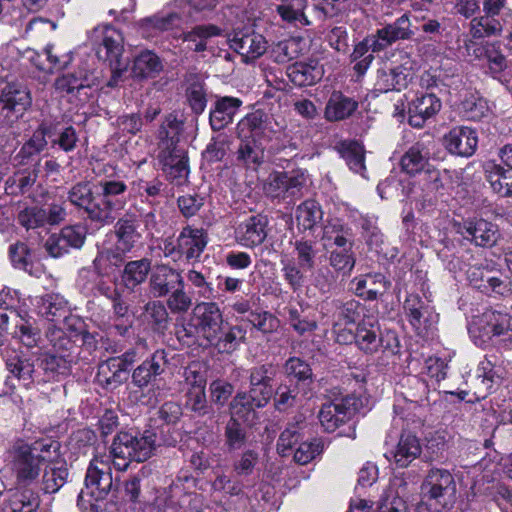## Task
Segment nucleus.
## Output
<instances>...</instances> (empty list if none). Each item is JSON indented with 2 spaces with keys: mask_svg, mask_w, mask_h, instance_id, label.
<instances>
[{
  "mask_svg": "<svg viewBox=\"0 0 512 512\" xmlns=\"http://www.w3.org/2000/svg\"><path fill=\"white\" fill-rule=\"evenodd\" d=\"M156 446L157 435L153 431L146 430L143 433L121 431L115 435L108 457L117 470L125 471L131 462H144L149 459Z\"/></svg>",
  "mask_w": 512,
  "mask_h": 512,
  "instance_id": "obj_1",
  "label": "nucleus"
},
{
  "mask_svg": "<svg viewBox=\"0 0 512 512\" xmlns=\"http://www.w3.org/2000/svg\"><path fill=\"white\" fill-rule=\"evenodd\" d=\"M89 40L95 46L97 57L108 61L112 67V75L107 86L115 88L122 81L125 71L120 67V58L123 54V36L119 30L110 25L95 27L89 33Z\"/></svg>",
  "mask_w": 512,
  "mask_h": 512,
  "instance_id": "obj_2",
  "label": "nucleus"
},
{
  "mask_svg": "<svg viewBox=\"0 0 512 512\" xmlns=\"http://www.w3.org/2000/svg\"><path fill=\"white\" fill-rule=\"evenodd\" d=\"M112 460L107 455H96L90 461L85 476V487L78 495V505L83 509L92 506L95 501L105 499L114 488Z\"/></svg>",
  "mask_w": 512,
  "mask_h": 512,
  "instance_id": "obj_3",
  "label": "nucleus"
},
{
  "mask_svg": "<svg viewBox=\"0 0 512 512\" xmlns=\"http://www.w3.org/2000/svg\"><path fill=\"white\" fill-rule=\"evenodd\" d=\"M97 207L92 210L93 222L100 226L113 224L117 214L128 203L126 183L118 179H103L98 182Z\"/></svg>",
  "mask_w": 512,
  "mask_h": 512,
  "instance_id": "obj_4",
  "label": "nucleus"
},
{
  "mask_svg": "<svg viewBox=\"0 0 512 512\" xmlns=\"http://www.w3.org/2000/svg\"><path fill=\"white\" fill-rule=\"evenodd\" d=\"M422 490L430 501V505L448 511L456 503V483L453 475L444 469H431L423 484Z\"/></svg>",
  "mask_w": 512,
  "mask_h": 512,
  "instance_id": "obj_5",
  "label": "nucleus"
},
{
  "mask_svg": "<svg viewBox=\"0 0 512 512\" xmlns=\"http://www.w3.org/2000/svg\"><path fill=\"white\" fill-rule=\"evenodd\" d=\"M31 106L32 95L26 85L7 83L0 92V124L11 127Z\"/></svg>",
  "mask_w": 512,
  "mask_h": 512,
  "instance_id": "obj_6",
  "label": "nucleus"
},
{
  "mask_svg": "<svg viewBox=\"0 0 512 512\" xmlns=\"http://www.w3.org/2000/svg\"><path fill=\"white\" fill-rule=\"evenodd\" d=\"M35 448L28 444H18L13 448L12 470L14 486L39 488V475L44 457L34 453Z\"/></svg>",
  "mask_w": 512,
  "mask_h": 512,
  "instance_id": "obj_7",
  "label": "nucleus"
},
{
  "mask_svg": "<svg viewBox=\"0 0 512 512\" xmlns=\"http://www.w3.org/2000/svg\"><path fill=\"white\" fill-rule=\"evenodd\" d=\"M412 78V60L406 53L399 59L387 61L377 70L375 89L379 92L401 91Z\"/></svg>",
  "mask_w": 512,
  "mask_h": 512,
  "instance_id": "obj_8",
  "label": "nucleus"
},
{
  "mask_svg": "<svg viewBox=\"0 0 512 512\" xmlns=\"http://www.w3.org/2000/svg\"><path fill=\"white\" fill-rule=\"evenodd\" d=\"M191 321L196 333L209 344H213L223 333L224 317L216 302H198L193 307Z\"/></svg>",
  "mask_w": 512,
  "mask_h": 512,
  "instance_id": "obj_9",
  "label": "nucleus"
},
{
  "mask_svg": "<svg viewBox=\"0 0 512 512\" xmlns=\"http://www.w3.org/2000/svg\"><path fill=\"white\" fill-rule=\"evenodd\" d=\"M309 175L306 170L295 169L289 172H274L270 174L265 184L267 195L277 199H297L303 196L307 187Z\"/></svg>",
  "mask_w": 512,
  "mask_h": 512,
  "instance_id": "obj_10",
  "label": "nucleus"
},
{
  "mask_svg": "<svg viewBox=\"0 0 512 512\" xmlns=\"http://www.w3.org/2000/svg\"><path fill=\"white\" fill-rule=\"evenodd\" d=\"M501 163L507 167L505 169L495 160H488L483 164V170L486 180L489 182L492 190L502 197L512 196V144H506L498 151Z\"/></svg>",
  "mask_w": 512,
  "mask_h": 512,
  "instance_id": "obj_11",
  "label": "nucleus"
},
{
  "mask_svg": "<svg viewBox=\"0 0 512 512\" xmlns=\"http://www.w3.org/2000/svg\"><path fill=\"white\" fill-rule=\"evenodd\" d=\"M24 303L17 291L3 289L0 291V347L5 345L8 337L15 333L26 313Z\"/></svg>",
  "mask_w": 512,
  "mask_h": 512,
  "instance_id": "obj_12",
  "label": "nucleus"
},
{
  "mask_svg": "<svg viewBox=\"0 0 512 512\" xmlns=\"http://www.w3.org/2000/svg\"><path fill=\"white\" fill-rule=\"evenodd\" d=\"M171 145L164 142L157 158L167 179L175 186H182L188 182L189 176L187 152L183 148L170 149Z\"/></svg>",
  "mask_w": 512,
  "mask_h": 512,
  "instance_id": "obj_13",
  "label": "nucleus"
},
{
  "mask_svg": "<svg viewBox=\"0 0 512 512\" xmlns=\"http://www.w3.org/2000/svg\"><path fill=\"white\" fill-rule=\"evenodd\" d=\"M477 325L483 337L495 339L496 343L506 348L512 346V316L508 313L485 311L479 317Z\"/></svg>",
  "mask_w": 512,
  "mask_h": 512,
  "instance_id": "obj_14",
  "label": "nucleus"
},
{
  "mask_svg": "<svg viewBox=\"0 0 512 512\" xmlns=\"http://www.w3.org/2000/svg\"><path fill=\"white\" fill-rule=\"evenodd\" d=\"M359 409L358 399L347 396L322 405L318 418L327 432H334L349 421Z\"/></svg>",
  "mask_w": 512,
  "mask_h": 512,
  "instance_id": "obj_15",
  "label": "nucleus"
},
{
  "mask_svg": "<svg viewBox=\"0 0 512 512\" xmlns=\"http://www.w3.org/2000/svg\"><path fill=\"white\" fill-rule=\"evenodd\" d=\"M179 285H184L181 271L167 264H158L152 268L148 289L153 298H164Z\"/></svg>",
  "mask_w": 512,
  "mask_h": 512,
  "instance_id": "obj_16",
  "label": "nucleus"
},
{
  "mask_svg": "<svg viewBox=\"0 0 512 512\" xmlns=\"http://www.w3.org/2000/svg\"><path fill=\"white\" fill-rule=\"evenodd\" d=\"M274 119L261 109L244 116L236 126L238 139H257L269 137L275 133Z\"/></svg>",
  "mask_w": 512,
  "mask_h": 512,
  "instance_id": "obj_17",
  "label": "nucleus"
},
{
  "mask_svg": "<svg viewBox=\"0 0 512 512\" xmlns=\"http://www.w3.org/2000/svg\"><path fill=\"white\" fill-rule=\"evenodd\" d=\"M457 232L480 247L494 246L499 237L497 226L482 218L464 220L458 224Z\"/></svg>",
  "mask_w": 512,
  "mask_h": 512,
  "instance_id": "obj_18",
  "label": "nucleus"
},
{
  "mask_svg": "<svg viewBox=\"0 0 512 512\" xmlns=\"http://www.w3.org/2000/svg\"><path fill=\"white\" fill-rule=\"evenodd\" d=\"M114 221L113 233L116 238V248L122 253L130 252L142 238L139 230L138 215L126 211Z\"/></svg>",
  "mask_w": 512,
  "mask_h": 512,
  "instance_id": "obj_19",
  "label": "nucleus"
},
{
  "mask_svg": "<svg viewBox=\"0 0 512 512\" xmlns=\"http://www.w3.org/2000/svg\"><path fill=\"white\" fill-rule=\"evenodd\" d=\"M39 360L36 356L15 354L6 360V367L26 388H30L34 384H43L42 373L39 366L36 367Z\"/></svg>",
  "mask_w": 512,
  "mask_h": 512,
  "instance_id": "obj_20",
  "label": "nucleus"
},
{
  "mask_svg": "<svg viewBox=\"0 0 512 512\" xmlns=\"http://www.w3.org/2000/svg\"><path fill=\"white\" fill-rule=\"evenodd\" d=\"M167 365V352L164 349L156 350L133 370L131 375L133 385L140 389L148 387L165 372Z\"/></svg>",
  "mask_w": 512,
  "mask_h": 512,
  "instance_id": "obj_21",
  "label": "nucleus"
},
{
  "mask_svg": "<svg viewBox=\"0 0 512 512\" xmlns=\"http://www.w3.org/2000/svg\"><path fill=\"white\" fill-rule=\"evenodd\" d=\"M446 149L461 157L472 156L478 145V136L474 129L466 126L452 128L444 137Z\"/></svg>",
  "mask_w": 512,
  "mask_h": 512,
  "instance_id": "obj_22",
  "label": "nucleus"
},
{
  "mask_svg": "<svg viewBox=\"0 0 512 512\" xmlns=\"http://www.w3.org/2000/svg\"><path fill=\"white\" fill-rule=\"evenodd\" d=\"M277 368L271 363L257 365L248 370L249 392L269 403L273 396V381Z\"/></svg>",
  "mask_w": 512,
  "mask_h": 512,
  "instance_id": "obj_23",
  "label": "nucleus"
},
{
  "mask_svg": "<svg viewBox=\"0 0 512 512\" xmlns=\"http://www.w3.org/2000/svg\"><path fill=\"white\" fill-rule=\"evenodd\" d=\"M229 42L230 47L240 54L245 62L259 58L267 49V41L265 38L254 31L235 32Z\"/></svg>",
  "mask_w": 512,
  "mask_h": 512,
  "instance_id": "obj_24",
  "label": "nucleus"
},
{
  "mask_svg": "<svg viewBox=\"0 0 512 512\" xmlns=\"http://www.w3.org/2000/svg\"><path fill=\"white\" fill-rule=\"evenodd\" d=\"M180 255L187 261L197 260L203 253L208 243V235L202 228L185 226L177 237Z\"/></svg>",
  "mask_w": 512,
  "mask_h": 512,
  "instance_id": "obj_25",
  "label": "nucleus"
},
{
  "mask_svg": "<svg viewBox=\"0 0 512 512\" xmlns=\"http://www.w3.org/2000/svg\"><path fill=\"white\" fill-rule=\"evenodd\" d=\"M321 239L326 250L353 248L354 245L352 229L338 218L326 220Z\"/></svg>",
  "mask_w": 512,
  "mask_h": 512,
  "instance_id": "obj_26",
  "label": "nucleus"
},
{
  "mask_svg": "<svg viewBox=\"0 0 512 512\" xmlns=\"http://www.w3.org/2000/svg\"><path fill=\"white\" fill-rule=\"evenodd\" d=\"M441 101L433 93L417 96L408 107V122L411 126L421 128L426 120L436 115L441 109Z\"/></svg>",
  "mask_w": 512,
  "mask_h": 512,
  "instance_id": "obj_27",
  "label": "nucleus"
},
{
  "mask_svg": "<svg viewBox=\"0 0 512 512\" xmlns=\"http://www.w3.org/2000/svg\"><path fill=\"white\" fill-rule=\"evenodd\" d=\"M242 104V100L237 97H218L209 113L212 130L220 131L231 124Z\"/></svg>",
  "mask_w": 512,
  "mask_h": 512,
  "instance_id": "obj_28",
  "label": "nucleus"
},
{
  "mask_svg": "<svg viewBox=\"0 0 512 512\" xmlns=\"http://www.w3.org/2000/svg\"><path fill=\"white\" fill-rule=\"evenodd\" d=\"M267 219L261 215L251 216L237 227L235 231L237 242L248 248H253L264 242L267 237Z\"/></svg>",
  "mask_w": 512,
  "mask_h": 512,
  "instance_id": "obj_29",
  "label": "nucleus"
},
{
  "mask_svg": "<svg viewBox=\"0 0 512 512\" xmlns=\"http://www.w3.org/2000/svg\"><path fill=\"white\" fill-rule=\"evenodd\" d=\"M354 293L365 301H374L383 296L390 282L381 273H368L352 280Z\"/></svg>",
  "mask_w": 512,
  "mask_h": 512,
  "instance_id": "obj_30",
  "label": "nucleus"
},
{
  "mask_svg": "<svg viewBox=\"0 0 512 512\" xmlns=\"http://www.w3.org/2000/svg\"><path fill=\"white\" fill-rule=\"evenodd\" d=\"M380 327L373 316L365 317L355 330V344L366 354H373L381 346Z\"/></svg>",
  "mask_w": 512,
  "mask_h": 512,
  "instance_id": "obj_31",
  "label": "nucleus"
},
{
  "mask_svg": "<svg viewBox=\"0 0 512 512\" xmlns=\"http://www.w3.org/2000/svg\"><path fill=\"white\" fill-rule=\"evenodd\" d=\"M117 248H105L98 251L92 262L94 271L99 278L111 279L116 283L119 279L118 269L124 262V255Z\"/></svg>",
  "mask_w": 512,
  "mask_h": 512,
  "instance_id": "obj_32",
  "label": "nucleus"
},
{
  "mask_svg": "<svg viewBox=\"0 0 512 512\" xmlns=\"http://www.w3.org/2000/svg\"><path fill=\"white\" fill-rule=\"evenodd\" d=\"M76 362V357H69V354H67V356L55 354L45 355L39 360V369L42 373L43 384L59 381L61 377L69 375L72 365Z\"/></svg>",
  "mask_w": 512,
  "mask_h": 512,
  "instance_id": "obj_33",
  "label": "nucleus"
},
{
  "mask_svg": "<svg viewBox=\"0 0 512 512\" xmlns=\"http://www.w3.org/2000/svg\"><path fill=\"white\" fill-rule=\"evenodd\" d=\"M151 270V260L148 258L127 262L120 274L121 288L127 290V293L135 292L146 281Z\"/></svg>",
  "mask_w": 512,
  "mask_h": 512,
  "instance_id": "obj_34",
  "label": "nucleus"
},
{
  "mask_svg": "<svg viewBox=\"0 0 512 512\" xmlns=\"http://www.w3.org/2000/svg\"><path fill=\"white\" fill-rule=\"evenodd\" d=\"M40 506L38 489L14 486L2 512H37Z\"/></svg>",
  "mask_w": 512,
  "mask_h": 512,
  "instance_id": "obj_35",
  "label": "nucleus"
},
{
  "mask_svg": "<svg viewBox=\"0 0 512 512\" xmlns=\"http://www.w3.org/2000/svg\"><path fill=\"white\" fill-rule=\"evenodd\" d=\"M305 428V417L302 414L294 416L293 420L287 424L277 440V452L282 457L289 456L293 448L304 440Z\"/></svg>",
  "mask_w": 512,
  "mask_h": 512,
  "instance_id": "obj_36",
  "label": "nucleus"
},
{
  "mask_svg": "<svg viewBox=\"0 0 512 512\" xmlns=\"http://www.w3.org/2000/svg\"><path fill=\"white\" fill-rule=\"evenodd\" d=\"M268 404L264 399L252 395L251 392H238L231 402L232 417L246 422H253L257 418V409Z\"/></svg>",
  "mask_w": 512,
  "mask_h": 512,
  "instance_id": "obj_37",
  "label": "nucleus"
},
{
  "mask_svg": "<svg viewBox=\"0 0 512 512\" xmlns=\"http://www.w3.org/2000/svg\"><path fill=\"white\" fill-rule=\"evenodd\" d=\"M421 452L419 439L411 433H403L390 454L398 467L406 468L421 455Z\"/></svg>",
  "mask_w": 512,
  "mask_h": 512,
  "instance_id": "obj_38",
  "label": "nucleus"
},
{
  "mask_svg": "<svg viewBox=\"0 0 512 512\" xmlns=\"http://www.w3.org/2000/svg\"><path fill=\"white\" fill-rule=\"evenodd\" d=\"M323 73V67L315 60L296 62L287 69L290 81L299 87L314 85L321 80Z\"/></svg>",
  "mask_w": 512,
  "mask_h": 512,
  "instance_id": "obj_39",
  "label": "nucleus"
},
{
  "mask_svg": "<svg viewBox=\"0 0 512 512\" xmlns=\"http://www.w3.org/2000/svg\"><path fill=\"white\" fill-rule=\"evenodd\" d=\"M129 373L125 370L120 358L111 357L102 362L98 367L97 378L105 388H117L128 380Z\"/></svg>",
  "mask_w": 512,
  "mask_h": 512,
  "instance_id": "obj_40",
  "label": "nucleus"
},
{
  "mask_svg": "<svg viewBox=\"0 0 512 512\" xmlns=\"http://www.w3.org/2000/svg\"><path fill=\"white\" fill-rule=\"evenodd\" d=\"M67 200L76 208L84 210L87 218L93 222L92 210L97 207V195L89 181L74 184L67 192Z\"/></svg>",
  "mask_w": 512,
  "mask_h": 512,
  "instance_id": "obj_41",
  "label": "nucleus"
},
{
  "mask_svg": "<svg viewBox=\"0 0 512 512\" xmlns=\"http://www.w3.org/2000/svg\"><path fill=\"white\" fill-rule=\"evenodd\" d=\"M430 158V149L424 141H417L403 154L400 165L402 170L415 175L421 172L428 165Z\"/></svg>",
  "mask_w": 512,
  "mask_h": 512,
  "instance_id": "obj_42",
  "label": "nucleus"
},
{
  "mask_svg": "<svg viewBox=\"0 0 512 512\" xmlns=\"http://www.w3.org/2000/svg\"><path fill=\"white\" fill-rule=\"evenodd\" d=\"M357 107L358 103L354 99L334 91L326 103L324 117L330 122L341 121L350 117Z\"/></svg>",
  "mask_w": 512,
  "mask_h": 512,
  "instance_id": "obj_43",
  "label": "nucleus"
},
{
  "mask_svg": "<svg viewBox=\"0 0 512 512\" xmlns=\"http://www.w3.org/2000/svg\"><path fill=\"white\" fill-rule=\"evenodd\" d=\"M163 70L159 56L150 50H143L133 60L132 76L136 79L155 78Z\"/></svg>",
  "mask_w": 512,
  "mask_h": 512,
  "instance_id": "obj_44",
  "label": "nucleus"
},
{
  "mask_svg": "<svg viewBox=\"0 0 512 512\" xmlns=\"http://www.w3.org/2000/svg\"><path fill=\"white\" fill-rule=\"evenodd\" d=\"M237 161L249 169H257L265 158V148L257 139H239Z\"/></svg>",
  "mask_w": 512,
  "mask_h": 512,
  "instance_id": "obj_45",
  "label": "nucleus"
},
{
  "mask_svg": "<svg viewBox=\"0 0 512 512\" xmlns=\"http://www.w3.org/2000/svg\"><path fill=\"white\" fill-rule=\"evenodd\" d=\"M412 35L410 21L406 14L399 17L394 23L379 29L375 35L382 50L397 40L408 39Z\"/></svg>",
  "mask_w": 512,
  "mask_h": 512,
  "instance_id": "obj_46",
  "label": "nucleus"
},
{
  "mask_svg": "<svg viewBox=\"0 0 512 512\" xmlns=\"http://www.w3.org/2000/svg\"><path fill=\"white\" fill-rule=\"evenodd\" d=\"M48 141L32 137L27 140L13 158L16 166H32L38 168L41 161V152L47 147Z\"/></svg>",
  "mask_w": 512,
  "mask_h": 512,
  "instance_id": "obj_47",
  "label": "nucleus"
},
{
  "mask_svg": "<svg viewBox=\"0 0 512 512\" xmlns=\"http://www.w3.org/2000/svg\"><path fill=\"white\" fill-rule=\"evenodd\" d=\"M484 59L487 63V73L493 78L500 80L502 73L508 68V60L501 49L500 41H486L482 49Z\"/></svg>",
  "mask_w": 512,
  "mask_h": 512,
  "instance_id": "obj_48",
  "label": "nucleus"
},
{
  "mask_svg": "<svg viewBox=\"0 0 512 512\" xmlns=\"http://www.w3.org/2000/svg\"><path fill=\"white\" fill-rule=\"evenodd\" d=\"M476 373L498 388L505 376L502 356L496 353L485 355L479 362Z\"/></svg>",
  "mask_w": 512,
  "mask_h": 512,
  "instance_id": "obj_49",
  "label": "nucleus"
},
{
  "mask_svg": "<svg viewBox=\"0 0 512 512\" xmlns=\"http://www.w3.org/2000/svg\"><path fill=\"white\" fill-rule=\"evenodd\" d=\"M39 313L51 322L60 321L69 313L67 301L59 294H46L38 302Z\"/></svg>",
  "mask_w": 512,
  "mask_h": 512,
  "instance_id": "obj_50",
  "label": "nucleus"
},
{
  "mask_svg": "<svg viewBox=\"0 0 512 512\" xmlns=\"http://www.w3.org/2000/svg\"><path fill=\"white\" fill-rule=\"evenodd\" d=\"M168 310L167 305L156 298L145 304L144 313L154 332L163 334L168 329L171 321Z\"/></svg>",
  "mask_w": 512,
  "mask_h": 512,
  "instance_id": "obj_51",
  "label": "nucleus"
},
{
  "mask_svg": "<svg viewBox=\"0 0 512 512\" xmlns=\"http://www.w3.org/2000/svg\"><path fill=\"white\" fill-rule=\"evenodd\" d=\"M23 315L24 317L11 338L28 348L37 347L41 340V330L35 318L30 316L28 312L23 313Z\"/></svg>",
  "mask_w": 512,
  "mask_h": 512,
  "instance_id": "obj_52",
  "label": "nucleus"
},
{
  "mask_svg": "<svg viewBox=\"0 0 512 512\" xmlns=\"http://www.w3.org/2000/svg\"><path fill=\"white\" fill-rule=\"evenodd\" d=\"M185 95L187 102L195 115L204 112L207 106V92L205 84L197 75H189L187 78Z\"/></svg>",
  "mask_w": 512,
  "mask_h": 512,
  "instance_id": "obj_53",
  "label": "nucleus"
},
{
  "mask_svg": "<svg viewBox=\"0 0 512 512\" xmlns=\"http://www.w3.org/2000/svg\"><path fill=\"white\" fill-rule=\"evenodd\" d=\"M46 337L55 351V355L76 357L77 346L76 340L73 339L68 333L55 325L48 328Z\"/></svg>",
  "mask_w": 512,
  "mask_h": 512,
  "instance_id": "obj_54",
  "label": "nucleus"
},
{
  "mask_svg": "<svg viewBox=\"0 0 512 512\" xmlns=\"http://www.w3.org/2000/svg\"><path fill=\"white\" fill-rule=\"evenodd\" d=\"M403 309L413 328L420 332L426 327V317L428 306L418 294H409L403 304Z\"/></svg>",
  "mask_w": 512,
  "mask_h": 512,
  "instance_id": "obj_55",
  "label": "nucleus"
},
{
  "mask_svg": "<svg viewBox=\"0 0 512 512\" xmlns=\"http://www.w3.org/2000/svg\"><path fill=\"white\" fill-rule=\"evenodd\" d=\"M247 428L238 419L231 417L224 428V445L229 452L241 450L248 442Z\"/></svg>",
  "mask_w": 512,
  "mask_h": 512,
  "instance_id": "obj_56",
  "label": "nucleus"
},
{
  "mask_svg": "<svg viewBox=\"0 0 512 512\" xmlns=\"http://www.w3.org/2000/svg\"><path fill=\"white\" fill-rule=\"evenodd\" d=\"M221 35V29L214 24L197 25L182 34L184 42L194 43L191 49L194 52H203L207 49V40Z\"/></svg>",
  "mask_w": 512,
  "mask_h": 512,
  "instance_id": "obj_57",
  "label": "nucleus"
},
{
  "mask_svg": "<svg viewBox=\"0 0 512 512\" xmlns=\"http://www.w3.org/2000/svg\"><path fill=\"white\" fill-rule=\"evenodd\" d=\"M54 87L61 94L79 93L82 89L89 87L88 74L81 69L73 73H64L55 79Z\"/></svg>",
  "mask_w": 512,
  "mask_h": 512,
  "instance_id": "obj_58",
  "label": "nucleus"
},
{
  "mask_svg": "<svg viewBox=\"0 0 512 512\" xmlns=\"http://www.w3.org/2000/svg\"><path fill=\"white\" fill-rule=\"evenodd\" d=\"M296 222L304 230H311L323 218L321 205L312 199L305 200L296 208Z\"/></svg>",
  "mask_w": 512,
  "mask_h": 512,
  "instance_id": "obj_59",
  "label": "nucleus"
},
{
  "mask_svg": "<svg viewBox=\"0 0 512 512\" xmlns=\"http://www.w3.org/2000/svg\"><path fill=\"white\" fill-rule=\"evenodd\" d=\"M184 24L183 17L177 12L167 14H158L146 18L142 21V28L154 33L165 32L173 29H179Z\"/></svg>",
  "mask_w": 512,
  "mask_h": 512,
  "instance_id": "obj_60",
  "label": "nucleus"
},
{
  "mask_svg": "<svg viewBox=\"0 0 512 512\" xmlns=\"http://www.w3.org/2000/svg\"><path fill=\"white\" fill-rule=\"evenodd\" d=\"M283 372L289 381L299 384H310L313 381V371L310 365L299 357L288 358L283 365Z\"/></svg>",
  "mask_w": 512,
  "mask_h": 512,
  "instance_id": "obj_61",
  "label": "nucleus"
},
{
  "mask_svg": "<svg viewBox=\"0 0 512 512\" xmlns=\"http://www.w3.org/2000/svg\"><path fill=\"white\" fill-rule=\"evenodd\" d=\"M327 252L329 265L333 271L343 276L350 275L356 263L353 248H334Z\"/></svg>",
  "mask_w": 512,
  "mask_h": 512,
  "instance_id": "obj_62",
  "label": "nucleus"
},
{
  "mask_svg": "<svg viewBox=\"0 0 512 512\" xmlns=\"http://www.w3.org/2000/svg\"><path fill=\"white\" fill-rule=\"evenodd\" d=\"M339 152L353 172L364 176L366 166L362 145L356 141L342 142L339 147Z\"/></svg>",
  "mask_w": 512,
  "mask_h": 512,
  "instance_id": "obj_63",
  "label": "nucleus"
},
{
  "mask_svg": "<svg viewBox=\"0 0 512 512\" xmlns=\"http://www.w3.org/2000/svg\"><path fill=\"white\" fill-rule=\"evenodd\" d=\"M306 7L307 0H283L276 6V12L288 23L298 21L303 25H309L310 21L304 13Z\"/></svg>",
  "mask_w": 512,
  "mask_h": 512,
  "instance_id": "obj_64",
  "label": "nucleus"
}]
</instances>
